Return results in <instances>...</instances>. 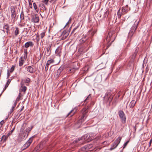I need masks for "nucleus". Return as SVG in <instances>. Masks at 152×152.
Masks as SVG:
<instances>
[{"label": "nucleus", "mask_w": 152, "mask_h": 152, "mask_svg": "<svg viewBox=\"0 0 152 152\" xmlns=\"http://www.w3.org/2000/svg\"><path fill=\"white\" fill-rule=\"evenodd\" d=\"M52 45V44H49L44 49L45 51L44 55L47 56H49L50 55L51 53V47Z\"/></svg>", "instance_id": "0eeeda50"}, {"label": "nucleus", "mask_w": 152, "mask_h": 152, "mask_svg": "<svg viewBox=\"0 0 152 152\" xmlns=\"http://www.w3.org/2000/svg\"><path fill=\"white\" fill-rule=\"evenodd\" d=\"M62 49V47L59 46L56 49L55 53L57 56H61Z\"/></svg>", "instance_id": "9d476101"}, {"label": "nucleus", "mask_w": 152, "mask_h": 152, "mask_svg": "<svg viewBox=\"0 0 152 152\" xmlns=\"http://www.w3.org/2000/svg\"><path fill=\"white\" fill-rule=\"evenodd\" d=\"M49 0H43L42 2L44 3L46 5H48Z\"/></svg>", "instance_id": "58836bf2"}, {"label": "nucleus", "mask_w": 152, "mask_h": 152, "mask_svg": "<svg viewBox=\"0 0 152 152\" xmlns=\"http://www.w3.org/2000/svg\"><path fill=\"white\" fill-rule=\"evenodd\" d=\"M42 7H45V5H44V4H42Z\"/></svg>", "instance_id": "bf43d9fd"}, {"label": "nucleus", "mask_w": 152, "mask_h": 152, "mask_svg": "<svg viewBox=\"0 0 152 152\" xmlns=\"http://www.w3.org/2000/svg\"><path fill=\"white\" fill-rule=\"evenodd\" d=\"M15 67V66L14 65H12V67L10 68V69L8 70L9 72L10 73H12L14 70V69Z\"/></svg>", "instance_id": "473e14b6"}, {"label": "nucleus", "mask_w": 152, "mask_h": 152, "mask_svg": "<svg viewBox=\"0 0 152 152\" xmlns=\"http://www.w3.org/2000/svg\"><path fill=\"white\" fill-rule=\"evenodd\" d=\"M92 99V98L91 96V94H90L88 95L86 98L84 100V103H86V104L89 101H91Z\"/></svg>", "instance_id": "a211bd4d"}, {"label": "nucleus", "mask_w": 152, "mask_h": 152, "mask_svg": "<svg viewBox=\"0 0 152 152\" xmlns=\"http://www.w3.org/2000/svg\"><path fill=\"white\" fill-rule=\"evenodd\" d=\"M54 62V60L53 59L50 58V60L47 61V64L48 65H50L51 63H53Z\"/></svg>", "instance_id": "7c9ffc66"}, {"label": "nucleus", "mask_w": 152, "mask_h": 152, "mask_svg": "<svg viewBox=\"0 0 152 152\" xmlns=\"http://www.w3.org/2000/svg\"><path fill=\"white\" fill-rule=\"evenodd\" d=\"M109 12L108 11H106L104 14V18H107V16H108L109 14Z\"/></svg>", "instance_id": "e433bc0d"}, {"label": "nucleus", "mask_w": 152, "mask_h": 152, "mask_svg": "<svg viewBox=\"0 0 152 152\" xmlns=\"http://www.w3.org/2000/svg\"><path fill=\"white\" fill-rule=\"evenodd\" d=\"M127 144H128V143H124V145L123 147V149H124V148H125V147L127 145Z\"/></svg>", "instance_id": "3c124183"}, {"label": "nucleus", "mask_w": 152, "mask_h": 152, "mask_svg": "<svg viewBox=\"0 0 152 152\" xmlns=\"http://www.w3.org/2000/svg\"><path fill=\"white\" fill-rule=\"evenodd\" d=\"M118 114L122 123L124 124L126 122V118L124 113L122 110H121L118 112Z\"/></svg>", "instance_id": "6e6552de"}, {"label": "nucleus", "mask_w": 152, "mask_h": 152, "mask_svg": "<svg viewBox=\"0 0 152 152\" xmlns=\"http://www.w3.org/2000/svg\"><path fill=\"white\" fill-rule=\"evenodd\" d=\"M24 108V107L23 106L20 110V111H22L23 110Z\"/></svg>", "instance_id": "6e6d98bb"}, {"label": "nucleus", "mask_w": 152, "mask_h": 152, "mask_svg": "<svg viewBox=\"0 0 152 152\" xmlns=\"http://www.w3.org/2000/svg\"><path fill=\"white\" fill-rule=\"evenodd\" d=\"M68 35V33L67 32H66L65 31H64L62 34L63 39H66Z\"/></svg>", "instance_id": "412c9836"}, {"label": "nucleus", "mask_w": 152, "mask_h": 152, "mask_svg": "<svg viewBox=\"0 0 152 152\" xmlns=\"http://www.w3.org/2000/svg\"><path fill=\"white\" fill-rule=\"evenodd\" d=\"M4 123V121L3 120L1 121L0 122V128H1L2 127V125H3Z\"/></svg>", "instance_id": "a18cd8bd"}, {"label": "nucleus", "mask_w": 152, "mask_h": 152, "mask_svg": "<svg viewBox=\"0 0 152 152\" xmlns=\"http://www.w3.org/2000/svg\"><path fill=\"white\" fill-rule=\"evenodd\" d=\"M17 102H18L17 101H16V100L15 101L14 103V106H13V107H15L16 106V104H17Z\"/></svg>", "instance_id": "09e8293b"}, {"label": "nucleus", "mask_w": 152, "mask_h": 152, "mask_svg": "<svg viewBox=\"0 0 152 152\" xmlns=\"http://www.w3.org/2000/svg\"><path fill=\"white\" fill-rule=\"evenodd\" d=\"M28 0L29 4V7L30 8H32V5L31 2V0Z\"/></svg>", "instance_id": "a19ab883"}, {"label": "nucleus", "mask_w": 152, "mask_h": 152, "mask_svg": "<svg viewBox=\"0 0 152 152\" xmlns=\"http://www.w3.org/2000/svg\"><path fill=\"white\" fill-rule=\"evenodd\" d=\"M93 146V144L92 143L88 145H87L84 146V147L82 149L84 151L83 149H85V151H87L90 149Z\"/></svg>", "instance_id": "dca6fc26"}, {"label": "nucleus", "mask_w": 152, "mask_h": 152, "mask_svg": "<svg viewBox=\"0 0 152 152\" xmlns=\"http://www.w3.org/2000/svg\"><path fill=\"white\" fill-rule=\"evenodd\" d=\"M129 141H126L125 142H126V143H127V142H129Z\"/></svg>", "instance_id": "0e129e2a"}, {"label": "nucleus", "mask_w": 152, "mask_h": 152, "mask_svg": "<svg viewBox=\"0 0 152 152\" xmlns=\"http://www.w3.org/2000/svg\"><path fill=\"white\" fill-rule=\"evenodd\" d=\"M31 143H25L21 148V150L22 151L25 150L28 147Z\"/></svg>", "instance_id": "6ab92c4d"}, {"label": "nucleus", "mask_w": 152, "mask_h": 152, "mask_svg": "<svg viewBox=\"0 0 152 152\" xmlns=\"http://www.w3.org/2000/svg\"><path fill=\"white\" fill-rule=\"evenodd\" d=\"M119 143H113L111 145V148L109 149L110 150H112L114 149L117 147Z\"/></svg>", "instance_id": "4be33fe9"}, {"label": "nucleus", "mask_w": 152, "mask_h": 152, "mask_svg": "<svg viewBox=\"0 0 152 152\" xmlns=\"http://www.w3.org/2000/svg\"><path fill=\"white\" fill-rule=\"evenodd\" d=\"M88 107L87 106L83 108L81 111L80 116L78 118V122L80 124L84 121L86 119L88 115Z\"/></svg>", "instance_id": "f03ea898"}, {"label": "nucleus", "mask_w": 152, "mask_h": 152, "mask_svg": "<svg viewBox=\"0 0 152 152\" xmlns=\"http://www.w3.org/2000/svg\"><path fill=\"white\" fill-rule=\"evenodd\" d=\"M33 137H32L29 139L26 142H32L33 141Z\"/></svg>", "instance_id": "79ce46f5"}, {"label": "nucleus", "mask_w": 152, "mask_h": 152, "mask_svg": "<svg viewBox=\"0 0 152 152\" xmlns=\"http://www.w3.org/2000/svg\"><path fill=\"white\" fill-rule=\"evenodd\" d=\"M15 129V127H14L13 128H12V130L10 131V132H11V133H12V132L14 131V130Z\"/></svg>", "instance_id": "5fc2aeb1"}, {"label": "nucleus", "mask_w": 152, "mask_h": 152, "mask_svg": "<svg viewBox=\"0 0 152 152\" xmlns=\"http://www.w3.org/2000/svg\"><path fill=\"white\" fill-rule=\"evenodd\" d=\"M20 18L21 20H23L24 18V14L23 12H22L20 14Z\"/></svg>", "instance_id": "f704fd0d"}, {"label": "nucleus", "mask_w": 152, "mask_h": 152, "mask_svg": "<svg viewBox=\"0 0 152 152\" xmlns=\"http://www.w3.org/2000/svg\"><path fill=\"white\" fill-rule=\"evenodd\" d=\"M10 12L11 13V17L12 20H13V21L14 22L15 17L16 15V13L15 11V7L13 6H11L10 7Z\"/></svg>", "instance_id": "1a4fd4ad"}, {"label": "nucleus", "mask_w": 152, "mask_h": 152, "mask_svg": "<svg viewBox=\"0 0 152 152\" xmlns=\"http://www.w3.org/2000/svg\"><path fill=\"white\" fill-rule=\"evenodd\" d=\"M21 93H19V94L18 96L17 97L16 100L17 101H18L20 100V97H21Z\"/></svg>", "instance_id": "ea45409f"}, {"label": "nucleus", "mask_w": 152, "mask_h": 152, "mask_svg": "<svg viewBox=\"0 0 152 152\" xmlns=\"http://www.w3.org/2000/svg\"><path fill=\"white\" fill-rule=\"evenodd\" d=\"M44 9L45 10H46L47 9V8L46 7H44Z\"/></svg>", "instance_id": "052dcab7"}, {"label": "nucleus", "mask_w": 152, "mask_h": 152, "mask_svg": "<svg viewBox=\"0 0 152 152\" xmlns=\"http://www.w3.org/2000/svg\"><path fill=\"white\" fill-rule=\"evenodd\" d=\"M138 23L139 21L136 23L135 22L133 26L131 27V29L129 33L128 37L130 39V40H131L133 34L136 31L138 26Z\"/></svg>", "instance_id": "39448f33"}, {"label": "nucleus", "mask_w": 152, "mask_h": 152, "mask_svg": "<svg viewBox=\"0 0 152 152\" xmlns=\"http://www.w3.org/2000/svg\"><path fill=\"white\" fill-rule=\"evenodd\" d=\"M121 139V137H119L117 138L116 139L115 141L116 142H120Z\"/></svg>", "instance_id": "72a5a7b5"}, {"label": "nucleus", "mask_w": 152, "mask_h": 152, "mask_svg": "<svg viewBox=\"0 0 152 152\" xmlns=\"http://www.w3.org/2000/svg\"><path fill=\"white\" fill-rule=\"evenodd\" d=\"M4 31L6 32L7 34L8 33L9 31V25L7 23H5L4 24V26H3Z\"/></svg>", "instance_id": "2eb2a0df"}, {"label": "nucleus", "mask_w": 152, "mask_h": 152, "mask_svg": "<svg viewBox=\"0 0 152 152\" xmlns=\"http://www.w3.org/2000/svg\"><path fill=\"white\" fill-rule=\"evenodd\" d=\"M77 109V107H75L68 113L66 116L68 117L69 115H70V117L72 116L75 113Z\"/></svg>", "instance_id": "9b49d317"}, {"label": "nucleus", "mask_w": 152, "mask_h": 152, "mask_svg": "<svg viewBox=\"0 0 152 152\" xmlns=\"http://www.w3.org/2000/svg\"><path fill=\"white\" fill-rule=\"evenodd\" d=\"M33 7H34V10L36 11H37V10H38L37 7V5L36 4V3L35 2H34L33 3Z\"/></svg>", "instance_id": "c9c22d12"}, {"label": "nucleus", "mask_w": 152, "mask_h": 152, "mask_svg": "<svg viewBox=\"0 0 152 152\" xmlns=\"http://www.w3.org/2000/svg\"><path fill=\"white\" fill-rule=\"evenodd\" d=\"M40 145H41L40 144L39 146L38 145L36 147L34 150L32 152H37L41 150V149L40 148Z\"/></svg>", "instance_id": "c85d7f7f"}, {"label": "nucleus", "mask_w": 152, "mask_h": 152, "mask_svg": "<svg viewBox=\"0 0 152 152\" xmlns=\"http://www.w3.org/2000/svg\"><path fill=\"white\" fill-rule=\"evenodd\" d=\"M46 32L45 31H44L43 32L41 33L40 35V36L41 37V38L42 39L45 36V34Z\"/></svg>", "instance_id": "2f4dec72"}, {"label": "nucleus", "mask_w": 152, "mask_h": 152, "mask_svg": "<svg viewBox=\"0 0 152 152\" xmlns=\"http://www.w3.org/2000/svg\"><path fill=\"white\" fill-rule=\"evenodd\" d=\"M33 127V126H32L31 127H28L26 129L25 131L24 132V133L25 134V135H24V137L25 136H28V133L30 132Z\"/></svg>", "instance_id": "4468645a"}, {"label": "nucleus", "mask_w": 152, "mask_h": 152, "mask_svg": "<svg viewBox=\"0 0 152 152\" xmlns=\"http://www.w3.org/2000/svg\"><path fill=\"white\" fill-rule=\"evenodd\" d=\"M57 0H51V1H56Z\"/></svg>", "instance_id": "13d9d810"}, {"label": "nucleus", "mask_w": 152, "mask_h": 152, "mask_svg": "<svg viewBox=\"0 0 152 152\" xmlns=\"http://www.w3.org/2000/svg\"><path fill=\"white\" fill-rule=\"evenodd\" d=\"M24 62V61L23 60L22 57H20L19 59V66H22Z\"/></svg>", "instance_id": "cd10ccee"}, {"label": "nucleus", "mask_w": 152, "mask_h": 152, "mask_svg": "<svg viewBox=\"0 0 152 152\" xmlns=\"http://www.w3.org/2000/svg\"><path fill=\"white\" fill-rule=\"evenodd\" d=\"M25 68L26 69L27 71L30 73L33 74L35 72V69L31 66H26Z\"/></svg>", "instance_id": "f8f14e48"}, {"label": "nucleus", "mask_w": 152, "mask_h": 152, "mask_svg": "<svg viewBox=\"0 0 152 152\" xmlns=\"http://www.w3.org/2000/svg\"><path fill=\"white\" fill-rule=\"evenodd\" d=\"M19 28L17 27H15V29L14 31L15 36H17L19 34Z\"/></svg>", "instance_id": "a878e982"}, {"label": "nucleus", "mask_w": 152, "mask_h": 152, "mask_svg": "<svg viewBox=\"0 0 152 152\" xmlns=\"http://www.w3.org/2000/svg\"><path fill=\"white\" fill-rule=\"evenodd\" d=\"M152 141V139H151V140H150V142H151Z\"/></svg>", "instance_id": "680f3d73"}, {"label": "nucleus", "mask_w": 152, "mask_h": 152, "mask_svg": "<svg viewBox=\"0 0 152 152\" xmlns=\"http://www.w3.org/2000/svg\"><path fill=\"white\" fill-rule=\"evenodd\" d=\"M137 51L136 50L134 53L133 54L131 57L130 61L131 62L134 61V59L135 58L137 53Z\"/></svg>", "instance_id": "aec40b11"}, {"label": "nucleus", "mask_w": 152, "mask_h": 152, "mask_svg": "<svg viewBox=\"0 0 152 152\" xmlns=\"http://www.w3.org/2000/svg\"><path fill=\"white\" fill-rule=\"evenodd\" d=\"M113 98V96L112 94L111 90H108L106 92L104 97V99L107 103L109 105Z\"/></svg>", "instance_id": "7ed1b4c3"}, {"label": "nucleus", "mask_w": 152, "mask_h": 152, "mask_svg": "<svg viewBox=\"0 0 152 152\" xmlns=\"http://www.w3.org/2000/svg\"><path fill=\"white\" fill-rule=\"evenodd\" d=\"M12 133H11V132H9L6 135L7 137H8L10 135L12 134Z\"/></svg>", "instance_id": "8fccbe9b"}, {"label": "nucleus", "mask_w": 152, "mask_h": 152, "mask_svg": "<svg viewBox=\"0 0 152 152\" xmlns=\"http://www.w3.org/2000/svg\"><path fill=\"white\" fill-rule=\"evenodd\" d=\"M152 143H149V145L150 146Z\"/></svg>", "instance_id": "e2e57ef3"}, {"label": "nucleus", "mask_w": 152, "mask_h": 152, "mask_svg": "<svg viewBox=\"0 0 152 152\" xmlns=\"http://www.w3.org/2000/svg\"><path fill=\"white\" fill-rule=\"evenodd\" d=\"M7 138L8 137L5 135H4L2 136L1 141H3V142H5L7 139Z\"/></svg>", "instance_id": "c756f323"}, {"label": "nucleus", "mask_w": 152, "mask_h": 152, "mask_svg": "<svg viewBox=\"0 0 152 152\" xmlns=\"http://www.w3.org/2000/svg\"><path fill=\"white\" fill-rule=\"evenodd\" d=\"M15 1H19V0H15Z\"/></svg>", "instance_id": "338daca9"}, {"label": "nucleus", "mask_w": 152, "mask_h": 152, "mask_svg": "<svg viewBox=\"0 0 152 152\" xmlns=\"http://www.w3.org/2000/svg\"><path fill=\"white\" fill-rule=\"evenodd\" d=\"M26 55L27 53V52H26Z\"/></svg>", "instance_id": "69168bd1"}, {"label": "nucleus", "mask_w": 152, "mask_h": 152, "mask_svg": "<svg viewBox=\"0 0 152 152\" xmlns=\"http://www.w3.org/2000/svg\"><path fill=\"white\" fill-rule=\"evenodd\" d=\"M25 82L26 83H28L30 81V79L29 78H27L25 80Z\"/></svg>", "instance_id": "c03bdc74"}, {"label": "nucleus", "mask_w": 152, "mask_h": 152, "mask_svg": "<svg viewBox=\"0 0 152 152\" xmlns=\"http://www.w3.org/2000/svg\"><path fill=\"white\" fill-rule=\"evenodd\" d=\"M78 26H77L72 31V33H74L75 31L78 28Z\"/></svg>", "instance_id": "49530a36"}, {"label": "nucleus", "mask_w": 152, "mask_h": 152, "mask_svg": "<svg viewBox=\"0 0 152 152\" xmlns=\"http://www.w3.org/2000/svg\"><path fill=\"white\" fill-rule=\"evenodd\" d=\"M39 18L38 15L37 14L34 15L32 17V20L34 23H37L38 22Z\"/></svg>", "instance_id": "ddd939ff"}, {"label": "nucleus", "mask_w": 152, "mask_h": 152, "mask_svg": "<svg viewBox=\"0 0 152 152\" xmlns=\"http://www.w3.org/2000/svg\"><path fill=\"white\" fill-rule=\"evenodd\" d=\"M87 40V39L86 38V37L85 36L84 37L82 38L79 40V44L80 45L82 44L83 43L85 42Z\"/></svg>", "instance_id": "393cba45"}, {"label": "nucleus", "mask_w": 152, "mask_h": 152, "mask_svg": "<svg viewBox=\"0 0 152 152\" xmlns=\"http://www.w3.org/2000/svg\"><path fill=\"white\" fill-rule=\"evenodd\" d=\"M116 34L114 31L109 32L107 36L104 40L105 43L107 44V48L106 49H107L110 45L111 43L115 40L116 37Z\"/></svg>", "instance_id": "f257e3e1"}, {"label": "nucleus", "mask_w": 152, "mask_h": 152, "mask_svg": "<svg viewBox=\"0 0 152 152\" xmlns=\"http://www.w3.org/2000/svg\"><path fill=\"white\" fill-rule=\"evenodd\" d=\"M128 5H126L125 6L123 7L122 8L121 11L120 9L117 12L118 18H120L121 15H124L127 12L128 10Z\"/></svg>", "instance_id": "423d86ee"}, {"label": "nucleus", "mask_w": 152, "mask_h": 152, "mask_svg": "<svg viewBox=\"0 0 152 152\" xmlns=\"http://www.w3.org/2000/svg\"><path fill=\"white\" fill-rule=\"evenodd\" d=\"M91 138L90 137V134H87L80 138L76 139L75 140V142H90Z\"/></svg>", "instance_id": "20e7f679"}, {"label": "nucleus", "mask_w": 152, "mask_h": 152, "mask_svg": "<svg viewBox=\"0 0 152 152\" xmlns=\"http://www.w3.org/2000/svg\"><path fill=\"white\" fill-rule=\"evenodd\" d=\"M64 69V67L61 66L57 70V75H59L61 72L63 71Z\"/></svg>", "instance_id": "bb28decb"}, {"label": "nucleus", "mask_w": 152, "mask_h": 152, "mask_svg": "<svg viewBox=\"0 0 152 152\" xmlns=\"http://www.w3.org/2000/svg\"><path fill=\"white\" fill-rule=\"evenodd\" d=\"M10 72H9V70H8L7 72V78H8L10 76Z\"/></svg>", "instance_id": "de8ad7c7"}, {"label": "nucleus", "mask_w": 152, "mask_h": 152, "mask_svg": "<svg viewBox=\"0 0 152 152\" xmlns=\"http://www.w3.org/2000/svg\"><path fill=\"white\" fill-rule=\"evenodd\" d=\"M34 45L33 42L31 41H29L26 42L24 45L25 48H27L29 47H32Z\"/></svg>", "instance_id": "f3484780"}, {"label": "nucleus", "mask_w": 152, "mask_h": 152, "mask_svg": "<svg viewBox=\"0 0 152 152\" xmlns=\"http://www.w3.org/2000/svg\"><path fill=\"white\" fill-rule=\"evenodd\" d=\"M11 79H9L7 81V82L4 88V89L2 93L5 90V89L7 88L8 86H9V85L11 81Z\"/></svg>", "instance_id": "5701e85b"}, {"label": "nucleus", "mask_w": 152, "mask_h": 152, "mask_svg": "<svg viewBox=\"0 0 152 152\" xmlns=\"http://www.w3.org/2000/svg\"><path fill=\"white\" fill-rule=\"evenodd\" d=\"M14 108H15L14 107H12V108L11 109V110H10V112L11 113L13 111Z\"/></svg>", "instance_id": "864d4df0"}, {"label": "nucleus", "mask_w": 152, "mask_h": 152, "mask_svg": "<svg viewBox=\"0 0 152 152\" xmlns=\"http://www.w3.org/2000/svg\"><path fill=\"white\" fill-rule=\"evenodd\" d=\"M49 65H48L46 63V64L45 66V70L46 71H47L48 69V66Z\"/></svg>", "instance_id": "37998d69"}, {"label": "nucleus", "mask_w": 152, "mask_h": 152, "mask_svg": "<svg viewBox=\"0 0 152 152\" xmlns=\"http://www.w3.org/2000/svg\"><path fill=\"white\" fill-rule=\"evenodd\" d=\"M105 142V141H104L103 142L104 143Z\"/></svg>", "instance_id": "774afa93"}, {"label": "nucleus", "mask_w": 152, "mask_h": 152, "mask_svg": "<svg viewBox=\"0 0 152 152\" xmlns=\"http://www.w3.org/2000/svg\"><path fill=\"white\" fill-rule=\"evenodd\" d=\"M136 103V102L134 100H132L129 104V107L130 108H132L135 106Z\"/></svg>", "instance_id": "b1692460"}, {"label": "nucleus", "mask_w": 152, "mask_h": 152, "mask_svg": "<svg viewBox=\"0 0 152 152\" xmlns=\"http://www.w3.org/2000/svg\"><path fill=\"white\" fill-rule=\"evenodd\" d=\"M74 69H69V72H74Z\"/></svg>", "instance_id": "603ef678"}, {"label": "nucleus", "mask_w": 152, "mask_h": 152, "mask_svg": "<svg viewBox=\"0 0 152 152\" xmlns=\"http://www.w3.org/2000/svg\"><path fill=\"white\" fill-rule=\"evenodd\" d=\"M27 89V88L25 86H23L22 87V88L21 89V91H22L23 92H25L26 91Z\"/></svg>", "instance_id": "4c0bfd02"}, {"label": "nucleus", "mask_w": 152, "mask_h": 152, "mask_svg": "<svg viewBox=\"0 0 152 152\" xmlns=\"http://www.w3.org/2000/svg\"><path fill=\"white\" fill-rule=\"evenodd\" d=\"M15 53V54H17L18 53L17 50H16Z\"/></svg>", "instance_id": "4d7b16f0"}]
</instances>
